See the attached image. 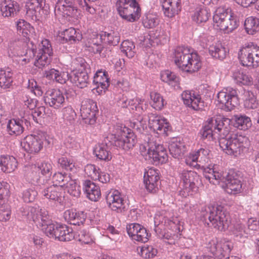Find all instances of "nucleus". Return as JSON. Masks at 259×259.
<instances>
[{
    "label": "nucleus",
    "instance_id": "obj_1",
    "mask_svg": "<svg viewBox=\"0 0 259 259\" xmlns=\"http://www.w3.org/2000/svg\"><path fill=\"white\" fill-rule=\"evenodd\" d=\"M137 142L136 136L131 129L117 123L113 126L112 133L109 134L103 143L96 146L94 153L97 158L108 161L111 159V145L127 151L132 149Z\"/></svg>",
    "mask_w": 259,
    "mask_h": 259
},
{
    "label": "nucleus",
    "instance_id": "obj_2",
    "mask_svg": "<svg viewBox=\"0 0 259 259\" xmlns=\"http://www.w3.org/2000/svg\"><path fill=\"white\" fill-rule=\"evenodd\" d=\"M205 179L214 185L223 183L226 185L228 193L237 194L242 191V179L236 172L232 170L224 171L217 164L208 165L204 171Z\"/></svg>",
    "mask_w": 259,
    "mask_h": 259
},
{
    "label": "nucleus",
    "instance_id": "obj_3",
    "mask_svg": "<svg viewBox=\"0 0 259 259\" xmlns=\"http://www.w3.org/2000/svg\"><path fill=\"white\" fill-rule=\"evenodd\" d=\"M14 55L19 57L17 60L18 63L22 65L27 64L29 62L32 57H35L34 65L39 68H42L48 66L52 59L53 55V49L50 41L47 39L41 40L39 44L38 50L34 52L33 50L28 49L26 44L23 50L20 48L15 49Z\"/></svg>",
    "mask_w": 259,
    "mask_h": 259
},
{
    "label": "nucleus",
    "instance_id": "obj_4",
    "mask_svg": "<svg viewBox=\"0 0 259 259\" xmlns=\"http://www.w3.org/2000/svg\"><path fill=\"white\" fill-rule=\"evenodd\" d=\"M154 231L159 237L170 240L169 243H174L178 238L180 231L179 221L171 213L165 210L157 212L154 217Z\"/></svg>",
    "mask_w": 259,
    "mask_h": 259
},
{
    "label": "nucleus",
    "instance_id": "obj_5",
    "mask_svg": "<svg viewBox=\"0 0 259 259\" xmlns=\"http://www.w3.org/2000/svg\"><path fill=\"white\" fill-rule=\"evenodd\" d=\"M143 143L140 145V152L147 162L158 165L167 161L166 149L157 142L155 137L151 135H143Z\"/></svg>",
    "mask_w": 259,
    "mask_h": 259
},
{
    "label": "nucleus",
    "instance_id": "obj_6",
    "mask_svg": "<svg viewBox=\"0 0 259 259\" xmlns=\"http://www.w3.org/2000/svg\"><path fill=\"white\" fill-rule=\"evenodd\" d=\"M173 59L178 67L189 73L198 71L201 67L200 57L197 53L187 47L176 48L174 52Z\"/></svg>",
    "mask_w": 259,
    "mask_h": 259
},
{
    "label": "nucleus",
    "instance_id": "obj_7",
    "mask_svg": "<svg viewBox=\"0 0 259 259\" xmlns=\"http://www.w3.org/2000/svg\"><path fill=\"white\" fill-rule=\"evenodd\" d=\"M201 213L204 219L208 218L211 225L219 230L225 231L231 224L229 213L221 205L202 207Z\"/></svg>",
    "mask_w": 259,
    "mask_h": 259
},
{
    "label": "nucleus",
    "instance_id": "obj_8",
    "mask_svg": "<svg viewBox=\"0 0 259 259\" xmlns=\"http://www.w3.org/2000/svg\"><path fill=\"white\" fill-rule=\"evenodd\" d=\"M19 215L22 219L32 221L37 224L47 236L48 227L50 226H55L56 224L53 223L48 215V212L45 209H39L36 207L27 206L22 207L19 210Z\"/></svg>",
    "mask_w": 259,
    "mask_h": 259
},
{
    "label": "nucleus",
    "instance_id": "obj_9",
    "mask_svg": "<svg viewBox=\"0 0 259 259\" xmlns=\"http://www.w3.org/2000/svg\"><path fill=\"white\" fill-rule=\"evenodd\" d=\"M219 145L228 155L238 157L247 150L249 141L246 137L232 134L228 138L222 139L219 141Z\"/></svg>",
    "mask_w": 259,
    "mask_h": 259
},
{
    "label": "nucleus",
    "instance_id": "obj_10",
    "mask_svg": "<svg viewBox=\"0 0 259 259\" xmlns=\"http://www.w3.org/2000/svg\"><path fill=\"white\" fill-rule=\"evenodd\" d=\"M116 7L120 16L127 22L137 21L141 15V9L136 0H116Z\"/></svg>",
    "mask_w": 259,
    "mask_h": 259
},
{
    "label": "nucleus",
    "instance_id": "obj_11",
    "mask_svg": "<svg viewBox=\"0 0 259 259\" xmlns=\"http://www.w3.org/2000/svg\"><path fill=\"white\" fill-rule=\"evenodd\" d=\"M50 141L46 133L39 132L36 134L29 135L25 137L21 143L22 148L28 153H38L44 145L48 146Z\"/></svg>",
    "mask_w": 259,
    "mask_h": 259
},
{
    "label": "nucleus",
    "instance_id": "obj_12",
    "mask_svg": "<svg viewBox=\"0 0 259 259\" xmlns=\"http://www.w3.org/2000/svg\"><path fill=\"white\" fill-rule=\"evenodd\" d=\"M214 26L225 33H229L236 29L238 25L237 19L230 12L223 8H218L213 16Z\"/></svg>",
    "mask_w": 259,
    "mask_h": 259
},
{
    "label": "nucleus",
    "instance_id": "obj_13",
    "mask_svg": "<svg viewBox=\"0 0 259 259\" xmlns=\"http://www.w3.org/2000/svg\"><path fill=\"white\" fill-rule=\"evenodd\" d=\"M233 247V243L229 240L223 239L218 241L217 239H212L206 244V248L215 257L222 259L229 257Z\"/></svg>",
    "mask_w": 259,
    "mask_h": 259
},
{
    "label": "nucleus",
    "instance_id": "obj_14",
    "mask_svg": "<svg viewBox=\"0 0 259 259\" xmlns=\"http://www.w3.org/2000/svg\"><path fill=\"white\" fill-rule=\"evenodd\" d=\"M218 106L227 111H231L239 104L237 91L231 88L223 89L217 94Z\"/></svg>",
    "mask_w": 259,
    "mask_h": 259
},
{
    "label": "nucleus",
    "instance_id": "obj_15",
    "mask_svg": "<svg viewBox=\"0 0 259 259\" xmlns=\"http://www.w3.org/2000/svg\"><path fill=\"white\" fill-rule=\"evenodd\" d=\"M179 177L183 187V195L185 197L187 195H192L193 192L197 191L196 184L198 182L199 176L197 172L193 170H183L179 172Z\"/></svg>",
    "mask_w": 259,
    "mask_h": 259
},
{
    "label": "nucleus",
    "instance_id": "obj_16",
    "mask_svg": "<svg viewBox=\"0 0 259 259\" xmlns=\"http://www.w3.org/2000/svg\"><path fill=\"white\" fill-rule=\"evenodd\" d=\"M47 232L49 237L57 239L61 241H71L74 238L72 229L66 225L56 223L55 226L48 227Z\"/></svg>",
    "mask_w": 259,
    "mask_h": 259
},
{
    "label": "nucleus",
    "instance_id": "obj_17",
    "mask_svg": "<svg viewBox=\"0 0 259 259\" xmlns=\"http://www.w3.org/2000/svg\"><path fill=\"white\" fill-rule=\"evenodd\" d=\"M108 207L114 211L122 213L126 210V200L121 193L117 190H111L106 195Z\"/></svg>",
    "mask_w": 259,
    "mask_h": 259
},
{
    "label": "nucleus",
    "instance_id": "obj_18",
    "mask_svg": "<svg viewBox=\"0 0 259 259\" xmlns=\"http://www.w3.org/2000/svg\"><path fill=\"white\" fill-rule=\"evenodd\" d=\"M144 100L140 98L131 99L128 101L127 107L129 110L134 112L136 111V115H137V118L134 121V128L140 129L144 128L146 124V120L144 119L143 117L141 115L147 108V105L144 104Z\"/></svg>",
    "mask_w": 259,
    "mask_h": 259
},
{
    "label": "nucleus",
    "instance_id": "obj_19",
    "mask_svg": "<svg viewBox=\"0 0 259 259\" xmlns=\"http://www.w3.org/2000/svg\"><path fill=\"white\" fill-rule=\"evenodd\" d=\"M80 116L84 122L94 124L96 121V114L98 112L97 104L93 100L86 99L82 101L80 107Z\"/></svg>",
    "mask_w": 259,
    "mask_h": 259
},
{
    "label": "nucleus",
    "instance_id": "obj_20",
    "mask_svg": "<svg viewBox=\"0 0 259 259\" xmlns=\"http://www.w3.org/2000/svg\"><path fill=\"white\" fill-rule=\"evenodd\" d=\"M148 118L149 127L151 130L159 135L167 136V133L171 127L166 118L153 113L149 114Z\"/></svg>",
    "mask_w": 259,
    "mask_h": 259
},
{
    "label": "nucleus",
    "instance_id": "obj_21",
    "mask_svg": "<svg viewBox=\"0 0 259 259\" xmlns=\"http://www.w3.org/2000/svg\"><path fill=\"white\" fill-rule=\"evenodd\" d=\"M148 118L149 127L151 130L159 135L167 136V133L171 127L166 118L153 113L149 114Z\"/></svg>",
    "mask_w": 259,
    "mask_h": 259
},
{
    "label": "nucleus",
    "instance_id": "obj_22",
    "mask_svg": "<svg viewBox=\"0 0 259 259\" xmlns=\"http://www.w3.org/2000/svg\"><path fill=\"white\" fill-rule=\"evenodd\" d=\"M210 151L206 147H200L189 153L186 159V163L189 165H194V163L199 166H204L210 161Z\"/></svg>",
    "mask_w": 259,
    "mask_h": 259
},
{
    "label": "nucleus",
    "instance_id": "obj_23",
    "mask_svg": "<svg viewBox=\"0 0 259 259\" xmlns=\"http://www.w3.org/2000/svg\"><path fill=\"white\" fill-rule=\"evenodd\" d=\"M54 13L57 17H75L77 16V9L73 4V0H58Z\"/></svg>",
    "mask_w": 259,
    "mask_h": 259
},
{
    "label": "nucleus",
    "instance_id": "obj_24",
    "mask_svg": "<svg viewBox=\"0 0 259 259\" xmlns=\"http://www.w3.org/2000/svg\"><path fill=\"white\" fill-rule=\"evenodd\" d=\"M46 104L55 109H59L65 105V99L64 94L59 90L48 91L44 97Z\"/></svg>",
    "mask_w": 259,
    "mask_h": 259
},
{
    "label": "nucleus",
    "instance_id": "obj_25",
    "mask_svg": "<svg viewBox=\"0 0 259 259\" xmlns=\"http://www.w3.org/2000/svg\"><path fill=\"white\" fill-rule=\"evenodd\" d=\"M45 0H29L26 4V16L33 21L39 20L44 11Z\"/></svg>",
    "mask_w": 259,
    "mask_h": 259
},
{
    "label": "nucleus",
    "instance_id": "obj_26",
    "mask_svg": "<svg viewBox=\"0 0 259 259\" xmlns=\"http://www.w3.org/2000/svg\"><path fill=\"white\" fill-rule=\"evenodd\" d=\"M159 172L158 169L150 168L144 174V182L148 191L154 193L158 190L159 180Z\"/></svg>",
    "mask_w": 259,
    "mask_h": 259
},
{
    "label": "nucleus",
    "instance_id": "obj_27",
    "mask_svg": "<svg viewBox=\"0 0 259 259\" xmlns=\"http://www.w3.org/2000/svg\"><path fill=\"white\" fill-rule=\"evenodd\" d=\"M214 118V132L215 133V138L219 139V141L222 139H226L231 136L229 135L230 120L228 118H223L221 116Z\"/></svg>",
    "mask_w": 259,
    "mask_h": 259
},
{
    "label": "nucleus",
    "instance_id": "obj_28",
    "mask_svg": "<svg viewBox=\"0 0 259 259\" xmlns=\"http://www.w3.org/2000/svg\"><path fill=\"white\" fill-rule=\"evenodd\" d=\"M184 103L187 106L195 110L202 108L203 103L201 102L200 96L193 91H186L182 94Z\"/></svg>",
    "mask_w": 259,
    "mask_h": 259
},
{
    "label": "nucleus",
    "instance_id": "obj_29",
    "mask_svg": "<svg viewBox=\"0 0 259 259\" xmlns=\"http://www.w3.org/2000/svg\"><path fill=\"white\" fill-rule=\"evenodd\" d=\"M93 83L96 87L93 90H96L99 94H102L109 86V78L108 73L105 71L98 70L94 75Z\"/></svg>",
    "mask_w": 259,
    "mask_h": 259
},
{
    "label": "nucleus",
    "instance_id": "obj_30",
    "mask_svg": "<svg viewBox=\"0 0 259 259\" xmlns=\"http://www.w3.org/2000/svg\"><path fill=\"white\" fill-rule=\"evenodd\" d=\"M164 14L172 18L178 15L181 10V0H161Z\"/></svg>",
    "mask_w": 259,
    "mask_h": 259
},
{
    "label": "nucleus",
    "instance_id": "obj_31",
    "mask_svg": "<svg viewBox=\"0 0 259 259\" xmlns=\"http://www.w3.org/2000/svg\"><path fill=\"white\" fill-rule=\"evenodd\" d=\"M0 10L4 17H14L19 11V6L13 0H4L0 4Z\"/></svg>",
    "mask_w": 259,
    "mask_h": 259
},
{
    "label": "nucleus",
    "instance_id": "obj_32",
    "mask_svg": "<svg viewBox=\"0 0 259 259\" xmlns=\"http://www.w3.org/2000/svg\"><path fill=\"white\" fill-rule=\"evenodd\" d=\"M42 193L46 199L57 201L59 203L62 202L64 200L63 189L58 186L52 185L45 188Z\"/></svg>",
    "mask_w": 259,
    "mask_h": 259
},
{
    "label": "nucleus",
    "instance_id": "obj_33",
    "mask_svg": "<svg viewBox=\"0 0 259 259\" xmlns=\"http://www.w3.org/2000/svg\"><path fill=\"white\" fill-rule=\"evenodd\" d=\"M63 217L66 222L74 226L83 224L86 217L83 212H77L73 209L65 211Z\"/></svg>",
    "mask_w": 259,
    "mask_h": 259
},
{
    "label": "nucleus",
    "instance_id": "obj_34",
    "mask_svg": "<svg viewBox=\"0 0 259 259\" xmlns=\"http://www.w3.org/2000/svg\"><path fill=\"white\" fill-rule=\"evenodd\" d=\"M83 189L87 197L92 201H97L100 198L99 187L90 180H86L83 184Z\"/></svg>",
    "mask_w": 259,
    "mask_h": 259
},
{
    "label": "nucleus",
    "instance_id": "obj_35",
    "mask_svg": "<svg viewBox=\"0 0 259 259\" xmlns=\"http://www.w3.org/2000/svg\"><path fill=\"white\" fill-rule=\"evenodd\" d=\"M24 118H13L8 121L7 125V131L11 136L20 135L24 131L23 123L25 124Z\"/></svg>",
    "mask_w": 259,
    "mask_h": 259
},
{
    "label": "nucleus",
    "instance_id": "obj_36",
    "mask_svg": "<svg viewBox=\"0 0 259 259\" xmlns=\"http://www.w3.org/2000/svg\"><path fill=\"white\" fill-rule=\"evenodd\" d=\"M45 109L46 108L44 106L35 107L33 110L31 111H20L19 116L25 118V125L28 126L30 124V121L31 118L37 122L36 117H42L45 114Z\"/></svg>",
    "mask_w": 259,
    "mask_h": 259
},
{
    "label": "nucleus",
    "instance_id": "obj_37",
    "mask_svg": "<svg viewBox=\"0 0 259 259\" xmlns=\"http://www.w3.org/2000/svg\"><path fill=\"white\" fill-rule=\"evenodd\" d=\"M17 167L16 159L9 155L0 156V168L4 172L10 173L14 171Z\"/></svg>",
    "mask_w": 259,
    "mask_h": 259
},
{
    "label": "nucleus",
    "instance_id": "obj_38",
    "mask_svg": "<svg viewBox=\"0 0 259 259\" xmlns=\"http://www.w3.org/2000/svg\"><path fill=\"white\" fill-rule=\"evenodd\" d=\"M214 117L209 118L206 121L199 133L202 139L211 141L215 139V133L214 132Z\"/></svg>",
    "mask_w": 259,
    "mask_h": 259
},
{
    "label": "nucleus",
    "instance_id": "obj_39",
    "mask_svg": "<svg viewBox=\"0 0 259 259\" xmlns=\"http://www.w3.org/2000/svg\"><path fill=\"white\" fill-rule=\"evenodd\" d=\"M70 80L78 88L82 89L89 83V76L87 71L75 72L70 75Z\"/></svg>",
    "mask_w": 259,
    "mask_h": 259
},
{
    "label": "nucleus",
    "instance_id": "obj_40",
    "mask_svg": "<svg viewBox=\"0 0 259 259\" xmlns=\"http://www.w3.org/2000/svg\"><path fill=\"white\" fill-rule=\"evenodd\" d=\"M9 191L0 183V221H6L10 218L11 211L8 206H3L2 201Z\"/></svg>",
    "mask_w": 259,
    "mask_h": 259
},
{
    "label": "nucleus",
    "instance_id": "obj_41",
    "mask_svg": "<svg viewBox=\"0 0 259 259\" xmlns=\"http://www.w3.org/2000/svg\"><path fill=\"white\" fill-rule=\"evenodd\" d=\"M13 73L9 68H0V87L3 89H10L13 81Z\"/></svg>",
    "mask_w": 259,
    "mask_h": 259
},
{
    "label": "nucleus",
    "instance_id": "obj_42",
    "mask_svg": "<svg viewBox=\"0 0 259 259\" xmlns=\"http://www.w3.org/2000/svg\"><path fill=\"white\" fill-rule=\"evenodd\" d=\"M209 54L214 58L222 60L226 57L227 51L221 42L218 41L210 45Z\"/></svg>",
    "mask_w": 259,
    "mask_h": 259
},
{
    "label": "nucleus",
    "instance_id": "obj_43",
    "mask_svg": "<svg viewBox=\"0 0 259 259\" xmlns=\"http://www.w3.org/2000/svg\"><path fill=\"white\" fill-rule=\"evenodd\" d=\"M16 27L18 33L25 37L26 41L29 38L34 29L29 23L23 19H20L16 22Z\"/></svg>",
    "mask_w": 259,
    "mask_h": 259
},
{
    "label": "nucleus",
    "instance_id": "obj_44",
    "mask_svg": "<svg viewBox=\"0 0 259 259\" xmlns=\"http://www.w3.org/2000/svg\"><path fill=\"white\" fill-rule=\"evenodd\" d=\"M232 77L236 83L239 85H250L253 82V79L250 75L238 69L233 72Z\"/></svg>",
    "mask_w": 259,
    "mask_h": 259
},
{
    "label": "nucleus",
    "instance_id": "obj_45",
    "mask_svg": "<svg viewBox=\"0 0 259 259\" xmlns=\"http://www.w3.org/2000/svg\"><path fill=\"white\" fill-rule=\"evenodd\" d=\"M170 154L175 158H181L184 155L186 148L183 143L180 142H172L169 145Z\"/></svg>",
    "mask_w": 259,
    "mask_h": 259
},
{
    "label": "nucleus",
    "instance_id": "obj_46",
    "mask_svg": "<svg viewBox=\"0 0 259 259\" xmlns=\"http://www.w3.org/2000/svg\"><path fill=\"white\" fill-rule=\"evenodd\" d=\"M249 53L248 44L241 48L238 52L239 60L243 66L252 67L251 57Z\"/></svg>",
    "mask_w": 259,
    "mask_h": 259
},
{
    "label": "nucleus",
    "instance_id": "obj_47",
    "mask_svg": "<svg viewBox=\"0 0 259 259\" xmlns=\"http://www.w3.org/2000/svg\"><path fill=\"white\" fill-rule=\"evenodd\" d=\"M244 27L248 34L253 35L259 31V19L252 16L247 18L244 22Z\"/></svg>",
    "mask_w": 259,
    "mask_h": 259
},
{
    "label": "nucleus",
    "instance_id": "obj_48",
    "mask_svg": "<svg viewBox=\"0 0 259 259\" xmlns=\"http://www.w3.org/2000/svg\"><path fill=\"white\" fill-rule=\"evenodd\" d=\"M63 38L65 42H69L70 44L74 43L81 39V35L77 32L73 27L66 29L62 32Z\"/></svg>",
    "mask_w": 259,
    "mask_h": 259
},
{
    "label": "nucleus",
    "instance_id": "obj_49",
    "mask_svg": "<svg viewBox=\"0 0 259 259\" xmlns=\"http://www.w3.org/2000/svg\"><path fill=\"white\" fill-rule=\"evenodd\" d=\"M231 231L235 237L240 238H247L251 234V232H249V230L247 229L244 224L239 222L233 225L231 228Z\"/></svg>",
    "mask_w": 259,
    "mask_h": 259
},
{
    "label": "nucleus",
    "instance_id": "obj_50",
    "mask_svg": "<svg viewBox=\"0 0 259 259\" xmlns=\"http://www.w3.org/2000/svg\"><path fill=\"white\" fill-rule=\"evenodd\" d=\"M160 77L163 81L168 83L175 88L178 87L180 78L175 73L168 70H164L161 72Z\"/></svg>",
    "mask_w": 259,
    "mask_h": 259
},
{
    "label": "nucleus",
    "instance_id": "obj_51",
    "mask_svg": "<svg viewBox=\"0 0 259 259\" xmlns=\"http://www.w3.org/2000/svg\"><path fill=\"white\" fill-rule=\"evenodd\" d=\"M99 39H103L109 45L115 46H117L119 44L120 39V36L118 32H103L99 36Z\"/></svg>",
    "mask_w": 259,
    "mask_h": 259
},
{
    "label": "nucleus",
    "instance_id": "obj_52",
    "mask_svg": "<svg viewBox=\"0 0 259 259\" xmlns=\"http://www.w3.org/2000/svg\"><path fill=\"white\" fill-rule=\"evenodd\" d=\"M159 19L157 16L152 13L146 14L143 17L142 23L147 28H153L159 24Z\"/></svg>",
    "mask_w": 259,
    "mask_h": 259
},
{
    "label": "nucleus",
    "instance_id": "obj_53",
    "mask_svg": "<svg viewBox=\"0 0 259 259\" xmlns=\"http://www.w3.org/2000/svg\"><path fill=\"white\" fill-rule=\"evenodd\" d=\"M234 119L235 126L241 130H246L251 125L250 118L245 115H236Z\"/></svg>",
    "mask_w": 259,
    "mask_h": 259
},
{
    "label": "nucleus",
    "instance_id": "obj_54",
    "mask_svg": "<svg viewBox=\"0 0 259 259\" xmlns=\"http://www.w3.org/2000/svg\"><path fill=\"white\" fill-rule=\"evenodd\" d=\"M210 14L207 10L202 8L196 10L194 15L192 16L193 20L198 24H200L206 22L208 19Z\"/></svg>",
    "mask_w": 259,
    "mask_h": 259
},
{
    "label": "nucleus",
    "instance_id": "obj_55",
    "mask_svg": "<svg viewBox=\"0 0 259 259\" xmlns=\"http://www.w3.org/2000/svg\"><path fill=\"white\" fill-rule=\"evenodd\" d=\"M121 51L128 58L133 57L135 54V46L134 43L129 40H125L121 44Z\"/></svg>",
    "mask_w": 259,
    "mask_h": 259
},
{
    "label": "nucleus",
    "instance_id": "obj_56",
    "mask_svg": "<svg viewBox=\"0 0 259 259\" xmlns=\"http://www.w3.org/2000/svg\"><path fill=\"white\" fill-rule=\"evenodd\" d=\"M70 176L65 173H55L52 177L53 185L61 187L62 188L65 186L66 183L70 180Z\"/></svg>",
    "mask_w": 259,
    "mask_h": 259
},
{
    "label": "nucleus",
    "instance_id": "obj_57",
    "mask_svg": "<svg viewBox=\"0 0 259 259\" xmlns=\"http://www.w3.org/2000/svg\"><path fill=\"white\" fill-rule=\"evenodd\" d=\"M65 186L70 195L75 197H78L80 196V187L75 180H72L70 178V180L66 183Z\"/></svg>",
    "mask_w": 259,
    "mask_h": 259
},
{
    "label": "nucleus",
    "instance_id": "obj_58",
    "mask_svg": "<svg viewBox=\"0 0 259 259\" xmlns=\"http://www.w3.org/2000/svg\"><path fill=\"white\" fill-rule=\"evenodd\" d=\"M88 66L89 65L82 58H76L72 61L71 64L72 73L86 71Z\"/></svg>",
    "mask_w": 259,
    "mask_h": 259
},
{
    "label": "nucleus",
    "instance_id": "obj_59",
    "mask_svg": "<svg viewBox=\"0 0 259 259\" xmlns=\"http://www.w3.org/2000/svg\"><path fill=\"white\" fill-rule=\"evenodd\" d=\"M249 53L251 57L252 67L259 66V46L253 44H248Z\"/></svg>",
    "mask_w": 259,
    "mask_h": 259
},
{
    "label": "nucleus",
    "instance_id": "obj_60",
    "mask_svg": "<svg viewBox=\"0 0 259 259\" xmlns=\"http://www.w3.org/2000/svg\"><path fill=\"white\" fill-rule=\"evenodd\" d=\"M245 96L246 98L244 101V105L245 108L255 109L258 107V103L253 93L247 92Z\"/></svg>",
    "mask_w": 259,
    "mask_h": 259
},
{
    "label": "nucleus",
    "instance_id": "obj_61",
    "mask_svg": "<svg viewBox=\"0 0 259 259\" xmlns=\"http://www.w3.org/2000/svg\"><path fill=\"white\" fill-rule=\"evenodd\" d=\"M152 100L151 106L156 110H161L164 105V100L162 96L159 93L152 92L150 94Z\"/></svg>",
    "mask_w": 259,
    "mask_h": 259
},
{
    "label": "nucleus",
    "instance_id": "obj_62",
    "mask_svg": "<svg viewBox=\"0 0 259 259\" xmlns=\"http://www.w3.org/2000/svg\"><path fill=\"white\" fill-rule=\"evenodd\" d=\"M157 252V249L153 246L145 245L142 247L140 254L144 258H150L155 257Z\"/></svg>",
    "mask_w": 259,
    "mask_h": 259
},
{
    "label": "nucleus",
    "instance_id": "obj_63",
    "mask_svg": "<svg viewBox=\"0 0 259 259\" xmlns=\"http://www.w3.org/2000/svg\"><path fill=\"white\" fill-rule=\"evenodd\" d=\"M37 195V192L35 187H31L24 190L22 194V198L25 202H33Z\"/></svg>",
    "mask_w": 259,
    "mask_h": 259
},
{
    "label": "nucleus",
    "instance_id": "obj_64",
    "mask_svg": "<svg viewBox=\"0 0 259 259\" xmlns=\"http://www.w3.org/2000/svg\"><path fill=\"white\" fill-rule=\"evenodd\" d=\"M58 166L66 170L73 171L75 164L72 161L67 157H62L58 159Z\"/></svg>",
    "mask_w": 259,
    "mask_h": 259
}]
</instances>
